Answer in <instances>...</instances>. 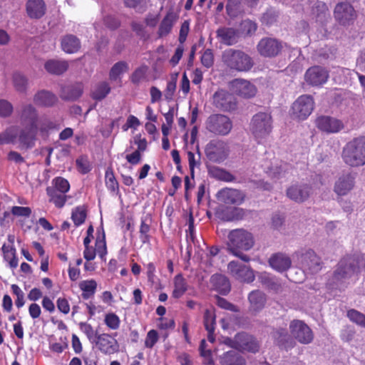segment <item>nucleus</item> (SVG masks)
Segmentation results:
<instances>
[{"label": "nucleus", "mask_w": 365, "mask_h": 365, "mask_svg": "<svg viewBox=\"0 0 365 365\" xmlns=\"http://www.w3.org/2000/svg\"><path fill=\"white\" fill-rule=\"evenodd\" d=\"M19 118L23 128L18 135L19 146L23 149H30L35 145L37 134L47 138L49 132L56 128V124L50 118L39 115L38 110L31 103L21 106Z\"/></svg>", "instance_id": "nucleus-1"}, {"label": "nucleus", "mask_w": 365, "mask_h": 365, "mask_svg": "<svg viewBox=\"0 0 365 365\" xmlns=\"http://www.w3.org/2000/svg\"><path fill=\"white\" fill-rule=\"evenodd\" d=\"M361 271H365V255L346 256L338 263L332 277L329 280V284L333 288L339 287L346 279Z\"/></svg>", "instance_id": "nucleus-2"}, {"label": "nucleus", "mask_w": 365, "mask_h": 365, "mask_svg": "<svg viewBox=\"0 0 365 365\" xmlns=\"http://www.w3.org/2000/svg\"><path fill=\"white\" fill-rule=\"evenodd\" d=\"M254 245L251 233L243 229H237L230 232L227 247L229 251L244 262H249L250 257L242 252L250 250Z\"/></svg>", "instance_id": "nucleus-3"}, {"label": "nucleus", "mask_w": 365, "mask_h": 365, "mask_svg": "<svg viewBox=\"0 0 365 365\" xmlns=\"http://www.w3.org/2000/svg\"><path fill=\"white\" fill-rule=\"evenodd\" d=\"M344 162L351 167L365 165V136L355 138L348 142L342 150Z\"/></svg>", "instance_id": "nucleus-4"}, {"label": "nucleus", "mask_w": 365, "mask_h": 365, "mask_svg": "<svg viewBox=\"0 0 365 365\" xmlns=\"http://www.w3.org/2000/svg\"><path fill=\"white\" fill-rule=\"evenodd\" d=\"M222 61L231 70L247 72L254 66L252 58L240 49L228 48L222 53Z\"/></svg>", "instance_id": "nucleus-5"}, {"label": "nucleus", "mask_w": 365, "mask_h": 365, "mask_svg": "<svg viewBox=\"0 0 365 365\" xmlns=\"http://www.w3.org/2000/svg\"><path fill=\"white\" fill-rule=\"evenodd\" d=\"M250 129L254 138L260 142L269 135L272 129V119L269 113L259 112L253 115Z\"/></svg>", "instance_id": "nucleus-6"}, {"label": "nucleus", "mask_w": 365, "mask_h": 365, "mask_svg": "<svg viewBox=\"0 0 365 365\" xmlns=\"http://www.w3.org/2000/svg\"><path fill=\"white\" fill-rule=\"evenodd\" d=\"M205 125L207 130L220 135H227L232 128V123L230 119L222 114L210 115L205 122Z\"/></svg>", "instance_id": "nucleus-7"}, {"label": "nucleus", "mask_w": 365, "mask_h": 365, "mask_svg": "<svg viewBox=\"0 0 365 365\" xmlns=\"http://www.w3.org/2000/svg\"><path fill=\"white\" fill-rule=\"evenodd\" d=\"M295 255L299 264L304 272L315 274L321 270L322 264L321 258L312 250L297 252Z\"/></svg>", "instance_id": "nucleus-8"}, {"label": "nucleus", "mask_w": 365, "mask_h": 365, "mask_svg": "<svg viewBox=\"0 0 365 365\" xmlns=\"http://www.w3.org/2000/svg\"><path fill=\"white\" fill-rule=\"evenodd\" d=\"M289 329L292 339H295L300 344H309L314 339L312 330L302 320H292L289 323Z\"/></svg>", "instance_id": "nucleus-9"}, {"label": "nucleus", "mask_w": 365, "mask_h": 365, "mask_svg": "<svg viewBox=\"0 0 365 365\" xmlns=\"http://www.w3.org/2000/svg\"><path fill=\"white\" fill-rule=\"evenodd\" d=\"M205 153L209 160L220 163L227 158L229 148L225 142L220 140H212L206 145Z\"/></svg>", "instance_id": "nucleus-10"}, {"label": "nucleus", "mask_w": 365, "mask_h": 365, "mask_svg": "<svg viewBox=\"0 0 365 365\" xmlns=\"http://www.w3.org/2000/svg\"><path fill=\"white\" fill-rule=\"evenodd\" d=\"M314 100L309 95L299 96L292 107V115L299 120L306 119L314 109Z\"/></svg>", "instance_id": "nucleus-11"}, {"label": "nucleus", "mask_w": 365, "mask_h": 365, "mask_svg": "<svg viewBox=\"0 0 365 365\" xmlns=\"http://www.w3.org/2000/svg\"><path fill=\"white\" fill-rule=\"evenodd\" d=\"M334 16L339 24L349 26L353 24L356 17V13L350 4L341 2L336 5Z\"/></svg>", "instance_id": "nucleus-12"}, {"label": "nucleus", "mask_w": 365, "mask_h": 365, "mask_svg": "<svg viewBox=\"0 0 365 365\" xmlns=\"http://www.w3.org/2000/svg\"><path fill=\"white\" fill-rule=\"evenodd\" d=\"M229 273L237 280L242 282L250 283L255 277L250 267L236 261L230 262L227 265Z\"/></svg>", "instance_id": "nucleus-13"}, {"label": "nucleus", "mask_w": 365, "mask_h": 365, "mask_svg": "<svg viewBox=\"0 0 365 365\" xmlns=\"http://www.w3.org/2000/svg\"><path fill=\"white\" fill-rule=\"evenodd\" d=\"M212 104L224 111L235 110L237 106L235 97L225 90L217 91L212 96Z\"/></svg>", "instance_id": "nucleus-14"}, {"label": "nucleus", "mask_w": 365, "mask_h": 365, "mask_svg": "<svg viewBox=\"0 0 365 365\" xmlns=\"http://www.w3.org/2000/svg\"><path fill=\"white\" fill-rule=\"evenodd\" d=\"M257 48L261 56L272 58L281 52L282 44L276 38L266 37L259 41Z\"/></svg>", "instance_id": "nucleus-15"}, {"label": "nucleus", "mask_w": 365, "mask_h": 365, "mask_svg": "<svg viewBox=\"0 0 365 365\" xmlns=\"http://www.w3.org/2000/svg\"><path fill=\"white\" fill-rule=\"evenodd\" d=\"M218 201L227 205H241L245 195L240 190L225 187L219 190L216 195Z\"/></svg>", "instance_id": "nucleus-16"}, {"label": "nucleus", "mask_w": 365, "mask_h": 365, "mask_svg": "<svg viewBox=\"0 0 365 365\" xmlns=\"http://www.w3.org/2000/svg\"><path fill=\"white\" fill-rule=\"evenodd\" d=\"M356 173H344L336 180L334 187V192L339 196L347 195L354 187Z\"/></svg>", "instance_id": "nucleus-17"}, {"label": "nucleus", "mask_w": 365, "mask_h": 365, "mask_svg": "<svg viewBox=\"0 0 365 365\" xmlns=\"http://www.w3.org/2000/svg\"><path fill=\"white\" fill-rule=\"evenodd\" d=\"M312 190V187L307 184H296L287 188V195L296 202H303L309 197Z\"/></svg>", "instance_id": "nucleus-18"}, {"label": "nucleus", "mask_w": 365, "mask_h": 365, "mask_svg": "<svg viewBox=\"0 0 365 365\" xmlns=\"http://www.w3.org/2000/svg\"><path fill=\"white\" fill-rule=\"evenodd\" d=\"M329 77L327 70L321 66L309 68L304 76L305 81L312 86H320L324 83Z\"/></svg>", "instance_id": "nucleus-19"}, {"label": "nucleus", "mask_w": 365, "mask_h": 365, "mask_svg": "<svg viewBox=\"0 0 365 365\" xmlns=\"http://www.w3.org/2000/svg\"><path fill=\"white\" fill-rule=\"evenodd\" d=\"M236 349H242L252 353L259 350V344L256 339L247 333H239L235 335Z\"/></svg>", "instance_id": "nucleus-20"}, {"label": "nucleus", "mask_w": 365, "mask_h": 365, "mask_svg": "<svg viewBox=\"0 0 365 365\" xmlns=\"http://www.w3.org/2000/svg\"><path fill=\"white\" fill-rule=\"evenodd\" d=\"M316 123L319 130L328 133H337L344 128L341 120L329 116H320Z\"/></svg>", "instance_id": "nucleus-21"}, {"label": "nucleus", "mask_w": 365, "mask_h": 365, "mask_svg": "<svg viewBox=\"0 0 365 365\" xmlns=\"http://www.w3.org/2000/svg\"><path fill=\"white\" fill-rule=\"evenodd\" d=\"M94 342L104 354H111L118 350L117 341L108 334H98Z\"/></svg>", "instance_id": "nucleus-22"}, {"label": "nucleus", "mask_w": 365, "mask_h": 365, "mask_svg": "<svg viewBox=\"0 0 365 365\" xmlns=\"http://www.w3.org/2000/svg\"><path fill=\"white\" fill-rule=\"evenodd\" d=\"M216 36L220 43L227 46H232L238 42L239 31L231 27H220L216 31Z\"/></svg>", "instance_id": "nucleus-23"}, {"label": "nucleus", "mask_w": 365, "mask_h": 365, "mask_svg": "<svg viewBox=\"0 0 365 365\" xmlns=\"http://www.w3.org/2000/svg\"><path fill=\"white\" fill-rule=\"evenodd\" d=\"M232 86L234 92L247 98L253 97L257 92L255 85L244 79L234 80L232 83Z\"/></svg>", "instance_id": "nucleus-24"}, {"label": "nucleus", "mask_w": 365, "mask_h": 365, "mask_svg": "<svg viewBox=\"0 0 365 365\" xmlns=\"http://www.w3.org/2000/svg\"><path fill=\"white\" fill-rule=\"evenodd\" d=\"M46 7L43 0H28L26 12L31 19H40L46 13Z\"/></svg>", "instance_id": "nucleus-25"}, {"label": "nucleus", "mask_w": 365, "mask_h": 365, "mask_svg": "<svg viewBox=\"0 0 365 365\" xmlns=\"http://www.w3.org/2000/svg\"><path fill=\"white\" fill-rule=\"evenodd\" d=\"M270 266L279 272L287 270L291 264V259L283 253L274 255L269 260Z\"/></svg>", "instance_id": "nucleus-26"}, {"label": "nucleus", "mask_w": 365, "mask_h": 365, "mask_svg": "<svg viewBox=\"0 0 365 365\" xmlns=\"http://www.w3.org/2000/svg\"><path fill=\"white\" fill-rule=\"evenodd\" d=\"M34 103L41 107H51L57 102V97L50 91L41 90L34 96Z\"/></svg>", "instance_id": "nucleus-27"}, {"label": "nucleus", "mask_w": 365, "mask_h": 365, "mask_svg": "<svg viewBox=\"0 0 365 365\" xmlns=\"http://www.w3.org/2000/svg\"><path fill=\"white\" fill-rule=\"evenodd\" d=\"M210 283L213 288L221 294L226 295L230 291V283L225 275L220 274H213L210 278Z\"/></svg>", "instance_id": "nucleus-28"}, {"label": "nucleus", "mask_w": 365, "mask_h": 365, "mask_svg": "<svg viewBox=\"0 0 365 365\" xmlns=\"http://www.w3.org/2000/svg\"><path fill=\"white\" fill-rule=\"evenodd\" d=\"M273 336L279 346L285 349L294 347V342L292 339L291 334H289L285 328H278L274 333Z\"/></svg>", "instance_id": "nucleus-29"}, {"label": "nucleus", "mask_w": 365, "mask_h": 365, "mask_svg": "<svg viewBox=\"0 0 365 365\" xmlns=\"http://www.w3.org/2000/svg\"><path fill=\"white\" fill-rule=\"evenodd\" d=\"M68 62L65 60L50 59L44 64L46 71L53 75H61L68 68Z\"/></svg>", "instance_id": "nucleus-30"}, {"label": "nucleus", "mask_w": 365, "mask_h": 365, "mask_svg": "<svg viewBox=\"0 0 365 365\" xmlns=\"http://www.w3.org/2000/svg\"><path fill=\"white\" fill-rule=\"evenodd\" d=\"M61 48L67 53H76L81 48L79 38L73 34L63 36L61 41Z\"/></svg>", "instance_id": "nucleus-31"}, {"label": "nucleus", "mask_w": 365, "mask_h": 365, "mask_svg": "<svg viewBox=\"0 0 365 365\" xmlns=\"http://www.w3.org/2000/svg\"><path fill=\"white\" fill-rule=\"evenodd\" d=\"M222 365H245V359L237 350H230L220 356Z\"/></svg>", "instance_id": "nucleus-32"}, {"label": "nucleus", "mask_w": 365, "mask_h": 365, "mask_svg": "<svg viewBox=\"0 0 365 365\" xmlns=\"http://www.w3.org/2000/svg\"><path fill=\"white\" fill-rule=\"evenodd\" d=\"M82 93V84L76 83L62 88L60 96L63 100L73 101L81 97Z\"/></svg>", "instance_id": "nucleus-33"}, {"label": "nucleus", "mask_w": 365, "mask_h": 365, "mask_svg": "<svg viewBox=\"0 0 365 365\" xmlns=\"http://www.w3.org/2000/svg\"><path fill=\"white\" fill-rule=\"evenodd\" d=\"M248 299L250 303L251 309L255 312H259L264 307L267 297L263 292L255 290L250 293Z\"/></svg>", "instance_id": "nucleus-34"}, {"label": "nucleus", "mask_w": 365, "mask_h": 365, "mask_svg": "<svg viewBox=\"0 0 365 365\" xmlns=\"http://www.w3.org/2000/svg\"><path fill=\"white\" fill-rule=\"evenodd\" d=\"M258 279L264 287L273 291L274 293H279L282 291V284L277 279L272 277L270 274L266 272L261 273Z\"/></svg>", "instance_id": "nucleus-35"}, {"label": "nucleus", "mask_w": 365, "mask_h": 365, "mask_svg": "<svg viewBox=\"0 0 365 365\" xmlns=\"http://www.w3.org/2000/svg\"><path fill=\"white\" fill-rule=\"evenodd\" d=\"M240 212L236 207H221L216 210V216L222 221L230 222L237 219Z\"/></svg>", "instance_id": "nucleus-36"}, {"label": "nucleus", "mask_w": 365, "mask_h": 365, "mask_svg": "<svg viewBox=\"0 0 365 365\" xmlns=\"http://www.w3.org/2000/svg\"><path fill=\"white\" fill-rule=\"evenodd\" d=\"M175 21V15L173 12L168 13L160 24L158 31V36H167L171 31Z\"/></svg>", "instance_id": "nucleus-37"}, {"label": "nucleus", "mask_w": 365, "mask_h": 365, "mask_svg": "<svg viewBox=\"0 0 365 365\" xmlns=\"http://www.w3.org/2000/svg\"><path fill=\"white\" fill-rule=\"evenodd\" d=\"M204 324L205 329L207 331V339L210 342L215 341V316L210 310H206L204 314Z\"/></svg>", "instance_id": "nucleus-38"}, {"label": "nucleus", "mask_w": 365, "mask_h": 365, "mask_svg": "<svg viewBox=\"0 0 365 365\" xmlns=\"http://www.w3.org/2000/svg\"><path fill=\"white\" fill-rule=\"evenodd\" d=\"M46 192L49 197V202H53L56 207L61 208L64 206L68 196L66 193L53 190L51 187H47Z\"/></svg>", "instance_id": "nucleus-39"}, {"label": "nucleus", "mask_w": 365, "mask_h": 365, "mask_svg": "<svg viewBox=\"0 0 365 365\" xmlns=\"http://www.w3.org/2000/svg\"><path fill=\"white\" fill-rule=\"evenodd\" d=\"M209 175L217 180L225 182H232L235 180V177L228 171L219 167L212 166L209 168Z\"/></svg>", "instance_id": "nucleus-40"}, {"label": "nucleus", "mask_w": 365, "mask_h": 365, "mask_svg": "<svg viewBox=\"0 0 365 365\" xmlns=\"http://www.w3.org/2000/svg\"><path fill=\"white\" fill-rule=\"evenodd\" d=\"M187 289V285L185 279L182 275L178 274L174 279V289L173 292V297L175 298H180Z\"/></svg>", "instance_id": "nucleus-41"}, {"label": "nucleus", "mask_w": 365, "mask_h": 365, "mask_svg": "<svg viewBox=\"0 0 365 365\" xmlns=\"http://www.w3.org/2000/svg\"><path fill=\"white\" fill-rule=\"evenodd\" d=\"M257 30V24L249 20L245 19L242 21L239 26V29H237L239 31V36H250L252 35Z\"/></svg>", "instance_id": "nucleus-42"}, {"label": "nucleus", "mask_w": 365, "mask_h": 365, "mask_svg": "<svg viewBox=\"0 0 365 365\" xmlns=\"http://www.w3.org/2000/svg\"><path fill=\"white\" fill-rule=\"evenodd\" d=\"M150 222L151 219L148 215L141 218L140 227V238L143 243H147L149 242L150 236L148 232L150 231Z\"/></svg>", "instance_id": "nucleus-43"}, {"label": "nucleus", "mask_w": 365, "mask_h": 365, "mask_svg": "<svg viewBox=\"0 0 365 365\" xmlns=\"http://www.w3.org/2000/svg\"><path fill=\"white\" fill-rule=\"evenodd\" d=\"M71 218L76 226L82 225L86 218V210L83 206L76 207L72 211Z\"/></svg>", "instance_id": "nucleus-44"}, {"label": "nucleus", "mask_w": 365, "mask_h": 365, "mask_svg": "<svg viewBox=\"0 0 365 365\" xmlns=\"http://www.w3.org/2000/svg\"><path fill=\"white\" fill-rule=\"evenodd\" d=\"M313 14L316 16L317 20L323 21L325 20L328 14V7L327 4L322 1H318L312 9Z\"/></svg>", "instance_id": "nucleus-45"}, {"label": "nucleus", "mask_w": 365, "mask_h": 365, "mask_svg": "<svg viewBox=\"0 0 365 365\" xmlns=\"http://www.w3.org/2000/svg\"><path fill=\"white\" fill-rule=\"evenodd\" d=\"M110 91V88L106 82H102L98 85L92 93L94 99L101 101L103 99Z\"/></svg>", "instance_id": "nucleus-46"}, {"label": "nucleus", "mask_w": 365, "mask_h": 365, "mask_svg": "<svg viewBox=\"0 0 365 365\" xmlns=\"http://www.w3.org/2000/svg\"><path fill=\"white\" fill-rule=\"evenodd\" d=\"M128 71V64L125 61H119L115 63L110 71V78L112 80H116L123 73Z\"/></svg>", "instance_id": "nucleus-47"}, {"label": "nucleus", "mask_w": 365, "mask_h": 365, "mask_svg": "<svg viewBox=\"0 0 365 365\" xmlns=\"http://www.w3.org/2000/svg\"><path fill=\"white\" fill-rule=\"evenodd\" d=\"M13 83L19 92H24L27 87L26 78L20 73H15L13 75Z\"/></svg>", "instance_id": "nucleus-48"}, {"label": "nucleus", "mask_w": 365, "mask_h": 365, "mask_svg": "<svg viewBox=\"0 0 365 365\" xmlns=\"http://www.w3.org/2000/svg\"><path fill=\"white\" fill-rule=\"evenodd\" d=\"M148 69L147 66H141L136 68L130 76L131 82L135 85H138L145 78Z\"/></svg>", "instance_id": "nucleus-49"}, {"label": "nucleus", "mask_w": 365, "mask_h": 365, "mask_svg": "<svg viewBox=\"0 0 365 365\" xmlns=\"http://www.w3.org/2000/svg\"><path fill=\"white\" fill-rule=\"evenodd\" d=\"M53 187H51L53 190L56 191L66 193L70 189V184L67 180L63 178L58 177L53 180Z\"/></svg>", "instance_id": "nucleus-50"}, {"label": "nucleus", "mask_w": 365, "mask_h": 365, "mask_svg": "<svg viewBox=\"0 0 365 365\" xmlns=\"http://www.w3.org/2000/svg\"><path fill=\"white\" fill-rule=\"evenodd\" d=\"M106 184L107 187L112 192L118 189V183L114 176L112 169L108 168L106 171Z\"/></svg>", "instance_id": "nucleus-51"}, {"label": "nucleus", "mask_w": 365, "mask_h": 365, "mask_svg": "<svg viewBox=\"0 0 365 365\" xmlns=\"http://www.w3.org/2000/svg\"><path fill=\"white\" fill-rule=\"evenodd\" d=\"M104 322L110 329L116 330L120 327V320L115 314L108 313L105 316Z\"/></svg>", "instance_id": "nucleus-52"}, {"label": "nucleus", "mask_w": 365, "mask_h": 365, "mask_svg": "<svg viewBox=\"0 0 365 365\" xmlns=\"http://www.w3.org/2000/svg\"><path fill=\"white\" fill-rule=\"evenodd\" d=\"M96 252L103 259L107 254L106 243L105 240V234L103 233L102 237H98L96 240Z\"/></svg>", "instance_id": "nucleus-53"}, {"label": "nucleus", "mask_w": 365, "mask_h": 365, "mask_svg": "<svg viewBox=\"0 0 365 365\" xmlns=\"http://www.w3.org/2000/svg\"><path fill=\"white\" fill-rule=\"evenodd\" d=\"M187 158L191 178L193 179L195 168L200 165V153L198 151L197 158H196L192 152L189 151L187 152Z\"/></svg>", "instance_id": "nucleus-54"}, {"label": "nucleus", "mask_w": 365, "mask_h": 365, "mask_svg": "<svg viewBox=\"0 0 365 365\" xmlns=\"http://www.w3.org/2000/svg\"><path fill=\"white\" fill-rule=\"evenodd\" d=\"M278 12L274 9H269L262 16V22L267 25H272L277 21Z\"/></svg>", "instance_id": "nucleus-55"}, {"label": "nucleus", "mask_w": 365, "mask_h": 365, "mask_svg": "<svg viewBox=\"0 0 365 365\" xmlns=\"http://www.w3.org/2000/svg\"><path fill=\"white\" fill-rule=\"evenodd\" d=\"M348 317L351 321L365 327V315L355 309H351L347 313Z\"/></svg>", "instance_id": "nucleus-56"}, {"label": "nucleus", "mask_w": 365, "mask_h": 365, "mask_svg": "<svg viewBox=\"0 0 365 365\" xmlns=\"http://www.w3.org/2000/svg\"><path fill=\"white\" fill-rule=\"evenodd\" d=\"M79 326L81 330L86 335L88 339L91 341L94 342L98 334L93 330L91 325L86 322H81Z\"/></svg>", "instance_id": "nucleus-57"}, {"label": "nucleus", "mask_w": 365, "mask_h": 365, "mask_svg": "<svg viewBox=\"0 0 365 365\" xmlns=\"http://www.w3.org/2000/svg\"><path fill=\"white\" fill-rule=\"evenodd\" d=\"M16 134L11 130H6L0 133V145L14 143Z\"/></svg>", "instance_id": "nucleus-58"}, {"label": "nucleus", "mask_w": 365, "mask_h": 365, "mask_svg": "<svg viewBox=\"0 0 365 365\" xmlns=\"http://www.w3.org/2000/svg\"><path fill=\"white\" fill-rule=\"evenodd\" d=\"M90 242L91 239L84 238L83 245L85 246V250L83 252V256L87 261L93 260L96 255L95 249L89 246Z\"/></svg>", "instance_id": "nucleus-59"}, {"label": "nucleus", "mask_w": 365, "mask_h": 365, "mask_svg": "<svg viewBox=\"0 0 365 365\" xmlns=\"http://www.w3.org/2000/svg\"><path fill=\"white\" fill-rule=\"evenodd\" d=\"M11 213L16 217H29L31 214V209L29 207L14 206Z\"/></svg>", "instance_id": "nucleus-60"}, {"label": "nucleus", "mask_w": 365, "mask_h": 365, "mask_svg": "<svg viewBox=\"0 0 365 365\" xmlns=\"http://www.w3.org/2000/svg\"><path fill=\"white\" fill-rule=\"evenodd\" d=\"M13 112V106L6 100H0V117H8Z\"/></svg>", "instance_id": "nucleus-61"}, {"label": "nucleus", "mask_w": 365, "mask_h": 365, "mask_svg": "<svg viewBox=\"0 0 365 365\" xmlns=\"http://www.w3.org/2000/svg\"><path fill=\"white\" fill-rule=\"evenodd\" d=\"M124 3L127 7L133 8L137 11H142L144 10L147 1L146 0H124Z\"/></svg>", "instance_id": "nucleus-62"}, {"label": "nucleus", "mask_w": 365, "mask_h": 365, "mask_svg": "<svg viewBox=\"0 0 365 365\" xmlns=\"http://www.w3.org/2000/svg\"><path fill=\"white\" fill-rule=\"evenodd\" d=\"M177 79L173 78L168 82L164 96L166 100L170 101L173 98L176 89Z\"/></svg>", "instance_id": "nucleus-63"}, {"label": "nucleus", "mask_w": 365, "mask_h": 365, "mask_svg": "<svg viewBox=\"0 0 365 365\" xmlns=\"http://www.w3.org/2000/svg\"><path fill=\"white\" fill-rule=\"evenodd\" d=\"M131 28L138 36L145 38L149 36V34L145 31V26L142 23L133 21L131 23Z\"/></svg>", "instance_id": "nucleus-64"}]
</instances>
